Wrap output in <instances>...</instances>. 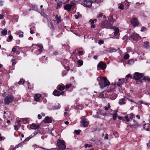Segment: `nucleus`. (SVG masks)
Segmentation results:
<instances>
[{"label":"nucleus","mask_w":150,"mask_h":150,"mask_svg":"<svg viewBox=\"0 0 150 150\" xmlns=\"http://www.w3.org/2000/svg\"><path fill=\"white\" fill-rule=\"evenodd\" d=\"M97 80L98 82L100 87L101 89L109 86L110 84V82L108 81L107 78L105 77H98L97 78Z\"/></svg>","instance_id":"nucleus-1"},{"label":"nucleus","mask_w":150,"mask_h":150,"mask_svg":"<svg viewBox=\"0 0 150 150\" xmlns=\"http://www.w3.org/2000/svg\"><path fill=\"white\" fill-rule=\"evenodd\" d=\"M82 105L81 104H74V105L71 106V108L69 107H66L65 108V110L67 111H69V109H81L82 108Z\"/></svg>","instance_id":"nucleus-2"},{"label":"nucleus","mask_w":150,"mask_h":150,"mask_svg":"<svg viewBox=\"0 0 150 150\" xmlns=\"http://www.w3.org/2000/svg\"><path fill=\"white\" fill-rule=\"evenodd\" d=\"M144 76L143 74L142 73H140L138 72H135L134 74L133 78L136 80L137 82H139L140 83H142V80L141 79Z\"/></svg>","instance_id":"nucleus-3"},{"label":"nucleus","mask_w":150,"mask_h":150,"mask_svg":"<svg viewBox=\"0 0 150 150\" xmlns=\"http://www.w3.org/2000/svg\"><path fill=\"white\" fill-rule=\"evenodd\" d=\"M57 146L59 149L62 150L66 148L64 141L60 139L57 140Z\"/></svg>","instance_id":"nucleus-4"},{"label":"nucleus","mask_w":150,"mask_h":150,"mask_svg":"<svg viewBox=\"0 0 150 150\" xmlns=\"http://www.w3.org/2000/svg\"><path fill=\"white\" fill-rule=\"evenodd\" d=\"M75 4L74 3H71V4H67L64 6V9L67 11H70L71 9H74V8L75 6Z\"/></svg>","instance_id":"nucleus-5"},{"label":"nucleus","mask_w":150,"mask_h":150,"mask_svg":"<svg viewBox=\"0 0 150 150\" xmlns=\"http://www.w3.org/2000/svg\"><path fill=\"white\" fill-rule=\"evenodd\" d=\"M101 25L103 28H105L109 29H112L113 28V27L112 26L111 23L108 22V21H105L103 22Z\"/></svg>","instance_id":"nucleus-6"},{"label":"nucleus","mask_w":150,"mask_h":150,"mask_svg":"<svg viewBox=\"0 0 150 150\" xmlns=\"http://www.w3.org/2000/svg\"><path fill=\"white\" fill-rule=\"evenodd\" d=\"M81 123L82 124L83 127H88V122L86 120V118L84 116H83L81 117Z\"/></svg>","instance_id":"nucleus-7"},{"label":"nucleus","mask_w":150,"mask_h":150,"mask_svg":"<svg viewBox=\"0 0 150 150\" xmlns=\"http://www.w3.org/2000/svg\"><path fill=\"white\" fill-rule=\"evenodd\" d=\"M13 100V97L12 95H9L5 98L4 101L6 103H9L12 102Z\"/></svg>","instance_id":"nucleus-8"},{"label":"nucleus","mask_w":150,"mask_h":150,"mask_svg":"<svg viewBox=\"0 0 150 150\" xmlns=\"http://www.w3.org/2000/svg\"><path fill=\"white\" fill-rule=\"evenodd\" d=\"M129 117L127 115L125 116L124 118L126 119L127 122H128L130 120H133L132 119L133 118L135 117V115H134L133 113H131L129 115Z\"/></svg>","instance_id":"nucleus-9"},{"label":"nucleus","mask_w":150,"mask_h":150,"mask_svg":"<svg viewBox=\"0 0 150 150\" xmlns=\"http://www.w3.org/2000/svg\"><path fill=\"white\" fill-rule=\"evenodd\" d=\"M117 18V16L115 15H110L109 17L108 20L110 23H113L115 20Z\"/></svg>","instance_id":"nucleus-10"},{"label":"nucleus","mask_w":150,"mask_h":150,"mask_svg":"<svg viewBox=\"0 0 150 150\" xmlns=\"http://www.w3.org/2000/svg\"><path fill=\"white\" fill-rule=\"evenodd\" d=\"M128 101L131 102H134V100L131 99L123 98L120 100L119 103H125L126 102H128Z\"/></svg>","instance_id":"nucleus-11"},{"label":"nucleus","mask_w":150,"mask_h":150,"mask_svg":"<svg viewBox=\"0 0 150 150\" xmlns=\"http://www.w3.org/2000/svg\"><path fill=\"white\" fill-rule=\"evenodd\" d=\"M130 37L131 39L135 41L138 40L140 38V36L138 34L134 33L130 36Z\"/></svg>","instance_id":"nucleus-12"},{"label":"nucleus","mask_w":150,"mask_h":150,"mask_svg":"<svg viewBox=\"0 0 150 150\" xmlns=\"http://www.w3.org/2000/svg\"><path fill=\"white\" fill-rule=\"evenodd\" d=\"M131 24L134 26H138L139 24L137 19L136 18H133L131 20Z\"/></svg>","instance_id":"nucleus-13"},{"label":"nucleus","mask_w":150,"mask_h":150,"mask_svg":"<svg viewBox=\"0 0 150 150\" xmlns=\"http://www.w3.org/2000/svg\"><path fill=\"white\" fill-rule=\"evenodd\" d=\"M30 128L32 129H36L38 130L40 129V125H37L35 123H32L30 126Z\"/></svg>","instance_id":"nucleus-14"},{"label":"nucleus","mask_w":150,"mask_h":150,"mask_svg":"<svg viewBox=\"0 0 150 150\" xmlns=\"http://www.w3.org/2000/svg\"><path fill=\"white\" fill-rule=\"evenodd\" d=\"M97 67L104 70L106 67V64L103 62H100L98 65Z\"/></svg>","instance_id":"nucleus-15"},{"label":"nucleus","mask_w":150,"mask_h":150,"mask_svg":"<svg viewBox=\"0 0 150 150\" xmlns=\"http://www.w3.org/2000/svg\"><path fill=\"white\" fill-rule=\"evenodd\" d=\"M51 117L47 116L45 117L43 120V122L45 123H51L52 122V120L51 118Z\"/></svg>","instance_id":"nucleus-16"},{"label":"nucleus","mask_w":150,"mask_h":150,"mask_svg":"<svg viewBox=\"0 0 150 150\" xmlns=\"http://www.w3.org/2000/svg\"><path fill=\"white\" fill-rule=\"evenodd\" d=\"M64 93V92L62 91L60 93V92L58 91L57 90H54L53 93V94L55 96H59L60 95H62Z\"/></svg>","instance_id":"nucleus-17"},{"label":"nucleus","mask_w":150,"mask_h":150,"mask_svg":"<svg viewBox=\"0 0 150 150\" xmlns=\"http://www.w3.org/2000/svg\"><path fill=\"white\" fill-rule=\"evenodd\" d=\"M119 48H118L117 49H116L113 47H110L108 48L107 50H106V51L107 52H116L118 50H119Z\"/></svg>","instance_id":"nucleus-18"},{"label":"nucleus","mask_w":150,"mask_h":150,"mask_svg":"<svg viewBox=\"0 0 150 150\" xmlns=\"http://www.w3.org/2000/svg\"><path fill=\"white\" fill-rule=\"evenodd\" d=\"M60 107L61 106L60 104H58V105L52 106V108H49V107H48V108H49V110H55L59 109Z\"/></svg>","instance_id":"nucleus-19"},{"label":"nucleus","mask_w":150,"mask_h":150,"mask_svg":"<svg viewBox=\"0 0 150 150\" xmlns=\"http://www.w3.org/2000/svg\"><path fill=\"white\" fill-rule=\"evenodd\" d=\"M41 95L40 94H37L35 95L34 96V100L37 102H39Z\"/></svg>","instance_id":"nucleus-20"},{"label":"nucleus","mask_w":150,"mask_h":150,"mask_svg":"<svg viewBox=\"0 0 150 150\" xmlns=\"http://www.w3.org/2000/svg\"><path fill=\"white\" fill-rule=\"evenodd\" d=\"M133 120V124L132 125L130 124L128 125V126L131 128H132V127L133 126H137L138 125L137 122L135 120Z\"/></svg>","instance_id":"nucleus-21"},{"label":"nucleus","mask_w":150,"mask_h":150,"mask_svg":"<svg viewBox=\"0 0 150 150\" xmlns=\"http://www.w3.org/2000/svg\"><path fill=\"white\" fill-rule=\"evenodd\" d=\"M117 96V94L115 93H112L110 96V99L112 100H114L116 98Z\"/></svg>","instance_id":"nucleus-22"},{"label":"nucleus","mask_w":150,"mask_h":150,"mask_svg":"<svg viewBox=\"0 0 150 150\" xmlns=\"http://www.w3.org/2000/svg\"><path fill=\"white\" fill-rule=\"evenodd\" d=\"M97 112L98 113V115H102L103 116H108L107 113H103L102 112V111H101L99 110V111Z\"/></svg>","instance_id":"nucleus-23"},{"label":"nucleus","mask_w":150,"mask_h":150,"mask_svg":"<svg viewBox=\"0 0 150 150\" xmlns=\"http://www.w3.org/2000/svg\"><path fill=\"white\" fill-rule=\"evenodd\" d=\"M61 17L60 16H58L57 15H56L55 16L56 20L57 21V23H59L61 22Z\"/></svg>","instance_id":"nucleus-24"},{"label":"nucleus","mask_w":150,"mask_h":150,"mask_svg":"<svg viewBox=\"0 0 150 150\" xmlns=\"http://www.w3.org/2000/svg\"><path fill=\"white\" fill-rule=\"evenodd\" d=\"M33 137V136H32V134L31 135H30L29 136V137H27L26 138L24 141L23 142H22L23 143L24 142H27L30 139H31L32 137Z\"/></svg>","instance_id":"nucleus-25"},{"label":"nucleus","mask_w":150,"mask_h":150,"mask_svg":"<svg viewBox=\"0 0 150 150\" xmlns=\"http://www.w3.org/2000/svg\"><path fill=\"white\" fill-rule=\"evenodd\" d=\"M144 47L146 48H149V42H148L146 41L144 42Z\"/></svg>","instance_id":"nucleus-26"},{"label":"nucleus","mask_w":150,"mask_h":150,"mask_svg":"<svg viewBox=\"0 0 150 150\" xmlns=\"http://www.w3.org/2000/svg\"><path fill=\"white\" fill-rule=\"evenodd\" d=\"M114 35L116 36L118 35L119 33V30L117 28H115L114 29Z\"/></svg>","instance_id":"nucleus-27"},{"label":"nucleus","mask_w":150,"mask_h":150,"mask_svg":"<svg viewBox=\"0 0 150 150\" xmlns=\"http://www.w3.org/2000/svg\"><path fill=\"white\" fill-rule=\"evenodd\" d=\"M57 88L58 90H60V91H62L64 89L65 87L64 86H59L57 87Z\"/></svg>","instance_id":"nucleus-28"},{"label":"nucleus","mask_w":150,"mask_h":150,"mask_svg":"<svg viewBox=\"0 0 150 150\" xmlns=\"http://www.w3.org/2000/svg\"><path fill=\"white\" fill-rule=\"evenodd\" d=\"M1 33L3 35H6L7 34V30L6 29H2Z\"/></svg>","instance_id":"nucleus-29"},{"label":"nucleus","mask_w":150,"mask_h":150,"mask_svg":"<svg viewBox=\"0 0 150 150\" xmlns=\"http://www.w3.org/2000/svg\"><path fill=\"white\" fill-rule=\"evenodd\" d=\"M117 114L116 112H114L113 115V119L115 121L116 120L117 117Z\"/></svg>","instance_id":"nucleus-30"},{"label":"nucleus","mask_w":150,"mask_h":150,"mask_svg":"<svg viewBox=\"0 0 150 150\" xmlns=\"http://www.w3.org/2000/svg\"><path fill=\"white\" fill-rule=\"evenodd\" d=\"M113 135L115 136V137H118L119 136V134L117 131H114L113 133Z\"/></svg>","instance_id":"nucleus-31"},{"label":"nucleus","mask_w":150,"mask_h":150,"mask_svg":"<svg viewBox=\"0 0 150 150\" xmlns=\"http://www.w3.org/2000/svg\"><path fill=\"white\" fill-rule=\"evenodd\" d=\"M25 81L23 79H21L18 82V84L19 85L22 84L23 85L24 84V83Z\"/></svg>","instance_id":"nucleus-32"},{"label":"nucleus","mask_w":150,"mask_h":150,"mask_svg":"<svg viewBox=\"0 0 150 150\" xmlns=\"http://www.w3.org/2000/svg\"><path fill=\"white\" fill-rule=\"evenodd\" d=\"M77 63L79 65H80V66H81L83 64V61L81 60H79L78 61Z\"/></svg>","instance_id":"nucleus-33"},{"label":"nucleus","mask_w":150,"mask_h":150,"mask_svg":"<svg viewBox=\"0 0 150 150\" xmlns=\"http://www.w3.org/2000/svg\"><path fill=\"white\" fill-rule=\"evenodd\" d=\"M69 0H60V3L62 4H64L65 3L69 1Z\"/></svg>","instance_id":"nucleus-34"},{"label":"nucleus","mask_w":150,"mask_h":150,"mask_svg":"<svg viewBox=\"0 0 150 150\" xmlns=\"http://www.w3.org/2000/svg\"><path fill=\"white\" fill-rule=\"evenodd\" d=\"M89 22L91 23L92 25L91 26V28H94V20L93 19H90Z\"/></svg>","instance_id":"nucleus-35"},{"label":"nucleus","mask_w":150,"mask_h":150,"mask_svg":"<svg viewBox=\"0 0 150 150\" xmlns=\"http://www.w3.org/2000/svg\"><path fill=\"white\" fill-rule=\"evenodd\" d=\"M49 27L52 30H54L53 25L51 23H50V25H49Z\"/></svg>","instance_id":"nucleus-36"},{"label":"nucleus","mask_w":150,"mask_h":150,"mask_svg":"<svg viewBox=\"0 0 150 150\" xmlns=\"http://www.w3.org/2000/svg\"><path fill=\"white\" fill-rule=\"evenodd\" d=\"M62 5V3L61 4L60 3H57V6L56 7V9H57L59 8H60L61 7Z\"/></svg>","instance_id":"nucleus-37"},{"label":"nucleus","mask_w":150,"mask_h":150,"mask_svg":"<svg viewBox=\"0 0 150 150\" xmlns=\"http://www.w3.org/2000/svg\"><path fill=\"white\" fill-rule=\"evenodd\" d=\"M129 57V55L128 54H126V55H125L124 57V58L125 59H128Z\"/></svg>","instance_id":"nucleus-38"},{"label":"nucleus","mask_w":150,"mask_h":150,"mask_svg":"<svg viewBox=\"0 0 150 150\" xmlns=\"http://www.w3.org/2000/svg\"><path fill=\"white\" fill-rule=\"evenodd\" d=\"M118 8L119 9H120L122 10L124 9V6L122 4L119 5V6H118Z\"/></svg>","instance_id":"nucleus-39"},{"label":"nucleus","mask_w":150,"mask_h":150,"mask_svg":"<svg viewBox=\"0 0 150 150\" xmlns=\"http://www.w3.org/2000/svg\"><path fill=\"white\" fill-rule=\"evenodd\" d=\"M81 131L80 130H75L74 132L77 135H79L80 134V132Z\"/></svg>","instance_id":"nucleus-40"},{"label":"nucleus","mask_w":150,"mask_h":150,"mask_svg":"<svg viewBox=\"0 0 150 150\" xmlns=\"http://www.w3.org/2000/svg\"><path fill=\"white\" fill-rule=\"evenodd\" d=\"M104 43V41L103 40H100L98 42V43L100 45L103 44Z\"/></svg>","instance_id":"nucleus-41"},{"label":"nucleus","mask_w":150,"mask_h":150,"mask_svg":"<svg viewBox=\"0 0 150 150\" xmlns=\"http://www.w3.org/2000/svg\"><path fill=\"white\" fill-rule=\"evenodd\" d=\"M110 104H108V107L106 106H105V110H108V108H110Z\"/></svg>","instance_id":"nucleus-42"},{"label":"nucleus","mask_w":150,"mask_h":150,"mask_svg":"<svg viewBox=\"0 0 150 150\" xmlns=\"http://www.w3.org/2000/svg\"><path fill=\"white\" fill-rule=\"evenodd\" d=\"M92 146V145L91 144H85V148H86L87 147H91Z\"/></svg>","instance_id":"nucleus-43"},{"label":"nucleus","mask_w":150,"mask_h":150,"mask_svg":"<svg viewBox=\"0 0 150 150\" xmlns=\"http://www.w3.org/2000/svg\"><path fill=\"white\" fill-rule=\"evenodd\" d=\"M127 51L128 53H129L132 52V49L130 47H128L127 48Z\"/></svg>","instance_id":"nucleus-44"},{"label":"nucleus","mask_w":150,"mask_h":150,"mask_svg":"<svg viewBox=\"0 0 150 150\" xmlns=\"http://www.w3.org/2000/svg\"><path fill=\"white\" fill-rule=\"evenodd\" d=\"M126 78H130L131 79H132V76L130 74H129L126 76Z\"/></svg>","instance_id":"nucleus-45"},{"label":"nucleus","mask_w":150,"mask_h":150,"mask_svg":"<svg viewBox=\"0 0 150 150\" xmlns=\"http://www.w3.org/2000/svg\"><path fill=\"white\" fill-rule=\"evenodd\" d=\"M22 144L21 143L15 146V147L16 148H17L20 147H21L22 146Z\"/></svg>","instance_id":"nucleus-46"},{"label":"nucleus","mask_w":150,"mask_h":150,"mask_svg":"<svg viewBox=\"0 0 150 150\" xmlns=\"http://www.w3.org/2000/svg\"><path fill=\"white\" fill-rule=\"evenodd\" d=\"M117 117H118V119L120 120H122V121L125 120L122 117L118 116H117Z\"/></svg>","instance_id":"nucleus-47"},{"label":"nucleus","mask_w":150,"mask_h":150,"mask_svg":"<svg viewBox=\"0 0 150 150\" xmlns=\"http://www.w3.org/2000/svg\"><path fill=\"white\" fill-rule=\"evenodd\" d=\"M146 28L144 27H142V28L141 30V32H143L144 31L146 30Z\"/></svg>","instance_id":"nucleus-48"},{"label":"nucleus","mask_w":150,"mask_h":150,"mask_svg":"<svg viewBox=\"0 0 150 150\" xmlns=\"http://www.w3.org/2000/svg\"><path fill=\"white\" fill-rule=\"evenodd\" d=\"M102 1V0H95V1H94V3H95L98 4Z\"/></svg>","instance_id":"nucleus-49"},{"label":"nucleus","mask_w":150,"mask_h":150,"mask_svg":"<svg viewBox=\"0 0 150 150\" xmlns=\"http://www.w3.org/2000/svg\"><path fill=\"white\" fill-rule=\"evenodd\" d=\"M104 96L102 93H100V95L99 96V97L100 98H104Z\"/></svg>","instance_id":"nucleus-50"},{"label":"nucleus","mask_w":150,"mask_h":150,"mask_svg":"<svg viewBox=\"0 0 150 150\" xmlns=\"http://www.w3.org/2000/svg\"><path fill=\"white\" fill-rule=\"evenodd\" d=\"M71 86V84H69V85H67L66 86V88L67 89L69 88V87Z\"/></svg>","instance_id":"nucleus-51"},{"label":"nucleus","mask_w":150,"mask_h":150,"mask_svg":"<svg viewBox=\"0 0 150 150\" xmlns=\"http://www.w3.org/2000/svg\"><path fill=\"white\" fill-rule=\"evenodd\" d=\"M38 133V131L36 132H34L33 133V135H32V136H33V137L35 136V135H36Z\"/></svg>","instance_id":"nucleus-52"},{"label":"nucleus","mask_w":150,"mask_h":150,"mask_svg":"<svg viewBox=\"0 0 150 150\" xmlns=\"http://www.w3.org/2000/svg\"><path fill=\"white\" fill-rule=\"evenodd\" d=\"M108 134H105V137H104L105 139H108Z\"/></svg>","instance_id":"nucleus-53"},{"label":"nucleus","mask_w":150,"mask_h":150,"mask_svg":"<svg viewBox=\"0 0 150 150\" xmlns=\"http://www.w3.org/2000/svg\"><path fill=\"white\" fill-rule=\"evenodd\" d=\"M14 129L15 130H16V131L18 130V128L17 127H18L16 125H15L14 126Z\"/></svg>","instance_id":"nucleus-54"},{"label":"nucleus","mask_w":150,"mask_h":150,"mask_svg":"<svg viewBox=\"0 0 150 150\" xmlns=\"http://www.w3.org/2000/svg\"><path fill=\"white\" fill-rule=\"evenodd\" d=\"M122 82H118L117 83V85L118 86H120L122 85Z\"/></svg>","instance_id":"nucleus-55"},{"label":"nucleus","mask_w":150,"mask_h":150,"mask_svg":"<svg viewBox=\"0 0 150 150\" xmlns=\"http://www.w3.org/2000/svg\"><path fill=\"white\" fill-rule=\"evenodd\" d=\"M38 118L39 119H41L42 118V117L40 114H38Z\"/></svg>","instance_id":"nucleus-56"},{"label":"nucleus","mask_w":150,"mask_h":150,"mask_svg":"<svg viewBox=\"0 0 150 150\" xmlns=\"http://www.w3.org/2000/svg\"><path fill=\"white\" fill-rule=\"evenodd\" d=\"M103 16V14L102 13H100L99 14V15L97 16V17L98 18H99L100 17H101Z\"/></svg>","instance_id":"nucleus-57"},{"label":"nucleus","mask_w":150,"mask_h":150,"mask_svg":"<svg viewBox=\"0 0 150 150\" xmlns=\"http://www.w3.org/2000/svg\"><path fill=\"white\" fill-rule=\"evenodd\" d=\"M17 50H16V49L13 47L12 49V51H13L14 52H15Z\"/></svg>","instance_id":"nucleus-58"},{"label":"nucleus","mask_w":150,"mask_h":150,"mask_svg":"<svg viewBox=\"0 0 150 150\" xmlns=\"http://www.w3.org/2000/svg\"><path fill=\"white\" fill-rule=\"evenodd\" d=\"M146 79H147V78H146V77H145V76H144V77H142V79H141L142 80V81L143 80H146Z\"/></svg>","instance_id":"nucleus-59"},{"label":"nucleus","mask_w":150,"mask_h":150,"mask_svg":"<svg viewBox=\"0 0 150 150\" xmlns=\"http://www.w3.org/2000/svg\"><path fill=\"white\" fill-rule=\"evenodd\" d=\"M3 2V1L2 0H0V6H3V4L2 3Z\"/></svg>","instance_id":"nucleus-60"},{"label":"nucleus","mask_w":150,"mask_h":150,"mask_svg":"<svg viewBox=\"0 0 150 150\" xmlns=\"http://www.w3.org/2000/svg\"><path fill=\"white\" fill-rule=\"evenodd\" d=\"M9 39L11 40L13 39V36L11 35H10L8 37Z\"/></svg>","instance_id":"nucleus-61"},{"label":"nucleus","mask_w":150,"mask_h":150,"mask_svg":"<svg viewBox=\"0 0 150 150\" xmlns=\"http://www.w3.org/2000/svg\"><path fill=\"white\" fill-rule=\"evenodd\" d=\"M4 16L2 14H0V19L3 18Z\"/></svg>","instance_id":"nucleus-62"},{"label":"nucleus","mask_w":150,"mask_h":150,"mask_svg":"<svg viewBox=\"0 0 150 150\" xmlns=\"http://www.w3.org/2000/svg\"><path fill=\"white\" fill-rule=\"evenodd\" d=\"M79 16L78 15H74V17L76 19H78L79 18Z\"/></svg>","instance_id":"nucleus-63"},{"label":"nucleus","mask_w":150,"mask_h":150,"mask_svg":"<svg viewBox=\"0 0 150 150\" xmlns=\"http://www.w3.org/2000/svg\"><path fill=\"white\" fill-rule=\"evenodd\" d=\"M41 148L42 149L45 150H51V149H46V148H44V147H41Z\"/></svg>","instance_id":"nucleus-64"}]
</instances>
